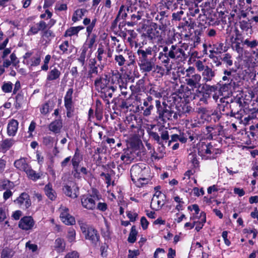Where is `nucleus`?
I'll list each match as a JSON object with an SVG mask.
<instances>
[{
  "label": "nucleus",
  "mask_w": 258,
  "mask_h": 258,
  "mask_svg": "<svg viewBox=\"0 0 258 258\" xmlns=\"http://www.w3.org/2000/svg\"><path fill=\"white\" fill-rule=\"evenodd\" d=\"M136 54L138 55L137 63L142 73L147 74L154 71L155 67L161 69V67L156 65L157 58L167 71L171 69L170 60H172V56L167 45L154 44L145 48L140 46Z\"/></svg>",
  "instance_id": "1"
},
{
  "label": "nucleus",
  "mask_w": 258,
  "mask_h": 258,
  "mask_svg": "<svg viewBox=\"0 0 258 258\" xmlns=\"http://www.w3.org/2000/svg\"><path fill=\"white\" fill-rule=\"evenodd\" d=\"M174 103L177 110L176 112L165 101L161 103L160 100H155L157 113L156 117L159 123L164 124L169 120H177L178 117L187 116L192 112L191 106L186 101L178 100V101Z\"/></svg>",
  "instance_id": "2"
},
{
  "label": "nucleus",
  "mask_w": 258,
  "mask_h": 258,
  "mask_svg": "<svg viewBox=\"0 0 258 258\" xmlns=\"http://www.w3.org/2000/svg\"><path fill=\"white\" fill-rule=\"evenodd\" d=\"M160 134L150 131L149 133L150 138L156 142L157 144L161 145L162 147L167 144V146H170L172 143L177 142L178 141L181 143H185L187 142V138L184 136V133L180 134V135L173 134L170 137L169 140V136L168 131L165 130H159Z\"/></svg>",
  "instance_id": "3"
},
{
  "label": "nucleus",
  "mask_w": 258,
  "mask_h": 258,
  "mask_svg": "<svg viewBox=\"0 0 258 258\" xmlns=\"http://www.w3.org/2000/svg\"><path fill=\"white\" fill-rule=\"evenodd\" d=\"M82 161L83 155L77 147L75 150L74 154L71 160L72 175L74 179L80 180L82 177L85 178V176L88 175L90 172L86 167L81 166V163Z\"/></svg>",
  "instance_id": "4"
},
{
  "label": "nucleus",
  "mask_w": 258,
  "mask_h": 258,
  "mask_svg": "<svg viewBox=\"0 0 258 258\" xmlns=\"http://www.w3.org/2000/svg\"><path fill=\"white\" fill-rule=\"evenodd\" d=\"M94 85L95 89L100 93L104 95L111 96L117 89V86H112L108 77V74L104 73L97 77L94 80Z\"/></svg>",
  "instance_id": "5"
},
{
  "label": "nucleus",
  "mask_w": 258,
  "mask_h": 258,
  "mask_svg": "<svg viewBox=\"0 0 258 258\" xmlns=\"http://www.w3.org/2000/svg\"><path fill=\"white\" fill-rule=\"evenodd\" d=\"M219 91V86L210 85L207 83L202 84L200 87H198L193 94V99H199V101L205 104H208V100L211 98L212 93Z\"/></svg>",
  "instance_id": "6"
},
{
  "label": "nucleus",
  "mask_w": 258,
  "mask_h": 258,
  "mask_svg": "<svg viewBox=\"0 0 258 258\" xmlns=\"http://www.w3.org/2000/svg\"><path fill=\"white\" fill-rule=\"evenodd\" d=\"M218 85L219 86V92L221 93L229 91L238 92L243 85V79L239 73H234V76L229 82L221 83V81H220L218 83Z\"/></svg>",
  "instance_id": "7"
},
{
  "label": "nucleus",
  "mask_w": 258,
  "mask_h": 258,
  "mask_svg": "<svg viewBox=\"0 0 258 258\" xmlns=\"http://www.w3.org/2000/svg\"><path fill=\"white\" fill-rule=\"evenodd\" d=\"M199 155L201 157L207 156V159H215L221 150L213 147L212 143L201 140L197 145Z\"/></svg>",
  "instance_id": "8"
},
{
  "label": "nucleus",
  "mask_w": 258,
  "mask_h": 258,
  "mask_svg": "<svg viewBox=\"0 0 258 258\" xmlns=\"http://www.w3.org/2000/svg\"><path fill=\"white\" fill-rule=\"evenodd\" d=\"M101 196L97 189H93L92 194H86L80 196L81 205L83 208L93 211L96 209V201L101 199Z\"/></svg>",
  "instance_id": "9"
},
{
  "label": "nucleus",
  "mask_w": 258,
  "mask_h": 258,
  "mask_svg": "<svg viewBox=\"0 0 258 258\" xmlns=\"http://www.w3.org/2000/svg\"><path fill=\"white\" fill-rule=\"evenodd\" d=\"M80 229L85 239L89 240L93 246H97L100 241V235L98 231L86 223H82Z\"/></svg>",
  "instance_id": "10"
},
{
  "label": "nucleus",
  "mask_w": 258,
  "mask_h": 258,
  "mask_svg": "<svg viewBox=\"0 0 258 258\" xmlns=\"http://www.w3.org/2000/svg\"><path fill=\"white\" fill-rule=\"evenodd\" d=\"M113 113L121 116L122 113H126L129 110L132 104L128 99L124 98L120 96L114 98L112 100Z\"/></svg>",
  "instance_id": "11"
},
{
  "label": "nucleus",
  "mask_w": 258,
  "mask_h": 258,
  "mask_svg": "<svg viewBox=\"0 0 258 258\" xmlns=\"http://www.w3.org/2000/svg\"><path fill=\"white\" fill-rule=\"evenodd\" d=\"M195 69L194 67H189L186 70V74L185 76V82L192 90L200 87L202 77L200 74L195 73Z\"/></svg>",
  "instance_id": "12"
},
{
  "label": "nucleus",
  "mask_w": 258,
  "mask_h": 258,
  "mask_svg": "<svg viewBox=\"0 0 258 258\" xmlns=\"http://www.w3.org/2000/svg\"><path fill=\"white\" fill-rule=\"evenodd\" d=\"M126 11L130 14L128 18L127 26L134 27L137 25L144 15V12L141 9H138L136 7L130 6L126 8Z\"/></svg>",
  "instance_id": "13"
},
{
  "label": "nucleus",
  "mask_w": 258,
  "mask_h": 258,
  "mask_svg": "<svg viewBox=\"0 0 258 258\" xmlns=\"http://www.w3.org/2000/svg\"><path fill=\"white\" fill-rule=\"evenodd\" d=\"M170 9H167L166 7L163 5V3H159L157 11L159 12L160 19H161V25H159V29L164 31L167 26L170 24L169 17L170 16Z\"/></svg>",
  "instance_id": "14"
},
{
  "label": "nucleus",
  "mask_w": 258,
  "mask_h": 258,
  "mask_svg": "<svg viewBox=\"0 0 258 258\" xmlns=\"http://www.w3.org/2000/svg\"><path fill=\"white\" fill-rule=\"evenodd\" d=\"M154 99L151 95L147 96L143 99V103L138 106L136 108V112L142 113L144 116H148L151 115L154 109L153 103Z\"/></svg>",
  "instance_id": "15"
},
{
  "label": "nucleus",
  "mask_w": 258,
  "mask_h": 258,
  "mask_svg": "<svg viewBox=\"0 0 258 258\" xmlns=\"http://www.w3.org/2000/svg\"><path fill=\"white\" fill-rule=\"evenodd\" d=\"M145 166H140L138 164L133 165L130 170L132 180L134 183L140 180H145Z\"/></svg>",
  "instance_id": "16"
},
{
  "label": "nucleus",
  "mask_w": 258,
  "mask_h": 258,
  "mask_svg": "<svg viewBox=\"0 0 258 258\" xmlns=\"http://www.w3.org/2000/svg\"><path fill=\"white\" fill-rule=\"evenodd\" d=\"M15 204L23 210L28 209L32 205L30 197L26 192H22L18 197L14 201Z\"/></svg>",
  "instance_id": "17"
},
{
  "label": "nucleus",
  "mask_w": 258,
  "mask_h": 258,
  "mask_svg": "<svg viewBox=\"0 0 258 258\" xmlns=\"http://www.w3.org/2000/svg\"><path fill=\"white\" fill-rule=\"evenodd\" d=\"M234 33V39L232 41V48L239 54H242L244 52V49L242 45L245 39L242 33L237 28L235 29Z\"/></svg>",
  "instance_id": "18"
},
{
  "label": "nucleus",
  "mask_w": 258,
  "mask_h": 258,
  "mask_svg": "<svg viewBox=\"0 0 258 258\" xmlns=\"http://www.w3.org/2000/svg\"><path fill=\"white\" fill-rule=\"evenodd\" d=\"M169 51L172 56V60L183 61L187 58L184 50L177 44L171 45L169 48Z\"/></svg>",
  "instance_id": "19"
},
{
  "label": "nucleus",
  "mask_w": 258,
  "mask_h": 258,
  "mask_svg": "<svg viewBox=\"0 0 258 258\" xmlns=\"http://www.w3.org/2000/svg\"><path fill=\"white\" fill-rule=\"evenodd\" d=\"M60 219L61 221L67 225H73L75 224L76 221L74 217L69 213V209L66 207L61 206L59 208Z\"/></svg>",
  "instance_id": "20"
},
{
  "label": "nucleus",
  "mask_w": 258,
  "mask_h": 258,
  "mask_svg": "<svg viewBox=\"0 0 258 258\" xmlns=\"http://www.w3.org/2000/svg\"><path fill=\"white\" fill-rule=\"evenodd\" d=\"M138 117L134 114H130L127 116L124 120L125 123L128 128L134 129L137 128L138 133L139 134L140 132L141 134H144V130L141 129V124L137 122Z\"/></svg>",
  "instance_id": "21"
},
{
  "label": "nucleus",
  "mask_w": 258,
  "mask_h": 258,
  "mask_svg": "<svg viewBox=\"0 0 258 258\" xmlns=\"http://www.w3.org/2000/svg\"><path fill=\"white\" fill-rule=\"evenodd\" d=\"M35 225V221L32 216H24L19 221L18 227L23 230L32 229Z\"/></svg>",
  "instance_id": "22"
},
{
  "label": "nucleus",
  "mask_w": 258,
  "mask_h": 258,
  "mask_svg": "<svg viewBox=\"0 0 258 258\" xmlns=\"http://www.w3.org/2000/svg\"><path fill=\"white\" fill-rule=\"evenodd\" d=\"M191 95L192 91L181 92L177 90L171 95V98L172 99L173 103L178 101V100L188 101L189 99H191Z\"/></svg>",
  "instance_id": "23"
},
{
  "label": "nucleus",
  "mask_w": 258,
  "mask_h": 258,
  "mask_svg": "<svg viewBox=\"0 0 258 258\" xmlns=\"http://www.w3.org/2000/svg\"><path fill=\"white\" fill-rule=\"evenodd\" d=\"M108 77L109 78V81L112 86H116L118 84L120 87V84L123 83L122 74L117 70L111 71L110 73L108 74Z\"/></svg>",
  "instance_id": "24"
},
{
  "label": "nucleus",
  "mask_w": 258,
  "mask_h": 258,
  "mask_svg": "<svg viewBox=\"0 0 258 258\" xmlns=\"http://www.w3.org/2000/svg\"><path fill=\"white\" fill-rule=\"evenodd\" d=\"M158 191L156 192L152 199L151 207L154 210H159L161 209L165 204L164 200L166 199V195H163L162 198H159V195H157Z\"/></svg>",
  "instance_id": "25"
},
{
  "label": "nucleus",
  "mask_w": 258,
  "mask_h": 258,
  "mask_svg": "<svg viewBox=\"0 0 258 258\" xmlns=\"http://www.w3.org/2000/svg\"><path fill=\"white\" fill-rule=\"evenodd\" d=\"M198 218L199 219L198 221H195V222H196L195 230L197 232H199L203 228L206 222V213L203 211L201 212L199 216H192L190 217V220H195Z\"/></svg>",
  "instance_id": "26"
},
{
  "label": "nucleus",
  "mask_w": 258,
  "mask_h": 258,
  "mask_svg": "<svg viewBox=\"0 0 258 258\" xmlns=\"http://www.w3.org/2000/svg\"><path fill=\"white\" fill-rule=\"evenodd\" d=\"M195 26V22L192 19L187 17H183L181 20L178 24V28L179 29L182 28L183 30H190L194 28Z\"/></svg>",
  "instance_id": "27"
},
{
  "label": "nucleus",
  "mask_w": 258,
  "mask_h": 258,
  "mask_svg": "<svg viewBox=\"0 0 258 258\" xmlns=\"http://www.w3.org/2000/svg\"><path fill=\"white\" fill-rule=\"evenodd\" d=\"M229 47L221 41L213 43V50H210L211 53L222 54L225 53Z\"/></svg>",
  "instance_id": "28"
},
{
  "label": "nucleus",
  "mask_w": 258,
  "mask_h": 258,
  "mask_svg": "<svg viewBox=\"0 0 258 258\" xmlns=\"http://www.w3.org/2000/svg\"><path fill=\"white\" fill-rule=\"evenodd\" d=\"M63 194L67 196L72 199H76L78 198L79 195V188L76 186V188L73 191L72 188L70 185L64 184L62 188Z\"/></svg>",
  "instance_id": "29"
},
{
  "label": "nucleus",
  "mask_w": 258,
  "mask_h": 258,
  "mask_svg": "<svg viewBox=\"0 0 258 258\" xmlns=\"http://www.w3.org/2000/svg\"><path fill=\"white\" fill-rule=\"evenodd\" d=\"M202 76L203 81L205 83L212 81L216 76V72L212 68L208 66L206 69L202 72Z\"/></svg>",
  "instance_id": "30"
},
{
  "label": "nucleus",
  "mask_w": 258,
  "mask_h": 258,
  "mask_svg": "<svg viewBox=\"0 0 258 258\" xmlns=\"http://www.w3.org/2000/svg\"><path fill=\"white\" fill-rule=\"evenodd\" d=\"M183 2V0H162L160 3H163L167 9L173 11L177 9L179 5L182 6Z\"/></svg>",
  "instance_id": "31"
},
{
  "label": "nucleus",
  "mask_w": 258,
  "mask_h": 258,
  "mask_svg": "<svg viewBox=\"0 0 258 258\" xmlns=\"http://www.w3.org/2000/svg\"><path fill=\"white\" fill-rule=\"evenodd\" d=\"M15 143L13 139H6L3 140L0 143V152L6 153L9 150Z\"/></svg>",
  "instance_id": "32"
},
{
  "label": "nucleus",
  "mask_w": 258,
  "mask_h": 258,
  "mask_svg": "<svg viewBox=\"0 0 258 258\" xmlns=\"http://www.w3.org/2000/svg\"><path fill=\"white\" fill-rule=\"evenodd\" d=\"M14 166L17 169L25 172L30 165L27 163L26 158L21 157L15 161Z\"/></svg>",
  "instance_id": "33"
},
{
  "label": "nucleus",
  "mask_w": 258,
  "mask_h": 258,
  "mask_svg": "<svg viewBox=\"0 0 258 258\" xmlns=\"http://www.w3.org/2000/svg\"><path fill=\"white\" fill-rule=\"evenodd\" d=\"M54 249L57 253H62L66 250V243L64 239L61 237L55 239L53 245Z\"/></svg>",
  "instance_id": "34"
},
{
  "label": "nucleus",
  "mask_w": 258,
  "mask_h": 258,
  "mask_svg": "<svg viewBox=\"0 0 258 258\" xmlns=\"http://www.w3.org/2000/svg\"><path fill=\"white\" fill-rule=\"evenodd\" d=\"M163 89L160 86L156 84H151L149 93L150 95L157 98H161L163 94Z\"/></svg>",
  "instance_id": "35"
},
{
  "label": "nucleus",
  "mask_w": 258,
  "mask_h": 258,
  "mask_svg": "<svg viewBox=\"0 0 258 258\" xmlns=\"http://www.w3.org/2000/svg\"><path fill=\"white\" fill-rule=\"evenodd\" d=\"M44 191L47 197L51 201H55L57 198V194L52 187L50 182H48L44 187Z\"/></svg>",
  "instance_id": "36"
},
{
  "label": "nucleus",
  "mask_w": 258,
  "mask_h": 258,
  "mask_svg": "<svg viewBox=\"0 0 258 258\" xmlns=\"http://www.w3.org/2000/svg\"><path fill=\"white\" fill-rule=\"evenodd\" d=\"M223 128V126L221 123L213 125V132L212 133L213 138H216L218 136H221L226 139H230V137L227 135Z\"/></svg>",
  "instance_id": "37"
},
{
  "label": "nucleus",
  "mask_w": 258,
  "mask_h": 258,
  "mask_svg": "<svg viewBox=\"0 0 258 258\" xmlns=\"http://www.w3.org/2000/svg\"><path fill=\"white\" fill-rule=\"evenodd\" d=\"M19 122L14 119H11L8 124L7 134L9 136H14L16 135L18 128Z\"/></svg>",
  "instance_id": "38"
},
{
  "label": "nucleus",
  "mask_w": 258,
  "mask_h": 258,
  "mask_svg": "<svg viewBox=\"0 0 258 258\" xmlns=\"http://www.w3.org/2000/svg\"><path fill=\"white\" fill-rule=\"evenodd\" d=\"M62 127V121L61 116H59V119L52 121L48 126L49 130L55 134L59 133Z\"/></svg>",
  "instance_id": "39"
},
{
  "label": "nucleus",
  "mask_w": 258,
  "mask_h": 258,
  "mask_svg": "<svg viewBox=\"0 0 258 258\" xmlns=\"http://www.w3.org/2000/svg\"><path fill=\"white\" fill-rule=\"evenodd\" d=\"M96 57L100 63H103L102 61L106 62V50L103 45L99 44L96 52ZM103 63H104L103 62Z\"/></svg>",
  "instance_id": "40"
},
{
  "label": "nucleus",
  "mask_w": 258,
  "mask_h": 258,
  "mask_svg": "<svg viewBox=\"0 0 258 258\" xmlns=\"http://www.w3.org/2000/svg\"><path fill=\"white\" fill-rule=\"evenodd\" d=\"M226 107L227 109L229 108L230 109L229 111L226 112V113H223V114L226 116H228L230 114L233 115V113L235 112L237 113L238 111L243 110L242 107L238 106V104L236 103L235 102H233L232 101H231L230 103L228 102H226Z\"/></svg>",
  "instance_id": "41"
},
{
  "label": "nucleus",
  "mask_w": 258,
  "mask_h": 258,
  "mask_svg": "<svg viewBox=\"0 0 258 258\" xmlns=\"http://www.w3.org/2000/svg\"><path fill=\"white\" fill-rule=\"evenodd\" d=\"M60 75V71L56 67H54L52 69H50L48 72L46 77V81L47 82H50L59 79Z\"/></svg>",
  "instance_id": "42"
},
{
  "label": "nucleus",
  "mask_w": 258,
  "mask_h": 258,
  "mask_svg": "<svg viewBox=\"0 0 258 258\" xmlns=\"http://www.w3.org/2000/svg\"><path fill=\"white\" fill-rule=\"evenodd\" d=\"M239 25L240 29L243 32H245L246 34H252L253 32L250 20H242L239 22Z\"/></svg>",
  "instance_id": "43"
},
{
  "label": "nucleus",
  "mask_w": 258,
  "mask_h": 258,
  "mask_svg": "<svg viewBox=\"0 0 258 258\" xmlns=\"http://www.w3.org/2000/svg\"><path fill=\"white\" fill-rule=\"evenodd\" d=\"M75 46L70 44L68 40L63 41L59 45V49L62 54H68L72 52Z\"/></svg>",
  "instance_id": "44"
},
{
  "label": "nucleus",
  "mask_w": 258,
  "mask_h": 258,
  "mask_svg": "<svg viewBox=\"0 0 258 258\" xmlns=\"http://www.w3.org/2000/svg\"><path fill=\"white\" fill-rule=\"evenodd\" d=\"M127 33L130 36L127 38V40L129 42L131 47L135 46L136 48L140 47V44L135 39L137 37L138 34L134 30H127Z\"/></svg>",
  "instance_id": "45"
},
{
  "label": "nucleus",
  "mask_w": 258,
  "mask_h": 258,
  "mask_svg": "<svg viewBox=\"0 0 258 258\" xmlns=\"http://www.w3.org/2000/svg\"><path fill=\"white\" fill-rule=\"evenodd\" d=\"M130 149H132L135 152L138 151L136 154H138L139 150L141 146H143L142 141L137 137H134L131 139L130 142Z\"/></svg>",
  "instance_id": "46"
},
{
  "label": "nucleus",
  "mask_w": 258,
  "mask_h": 258,
  "mask_svg": "<svg viewBox=\"0 0 258 258\" xmlns=\"http://www.w3.org/2000/svg\"><path fill=\"white\" fill-rule=\"evenodd\" d=\"M99 69L98 67H88V71L86 73L87 79L93 81L96 76L98 77L100 75H99Z\"/></svg>",
  "instance_id": "47"
},
{
  "label": "nucleus",
  "mask_w": 258,
  "mask_h": 258,
  "mask_svg": "<svg viewBox=\"0 0 258 258\" xmlns=\"http://www.w3.org/2000/svg\"><path fill=\"white\" fill-rule=\"evenodd\" d=\"M84 29L83 26H78L76 27H71L68 28L64 32L63 37H72V36H78L79 32Z\"/></svg>",
  "instance_id": "48"
},
{
  "label": "nucleus",
  "mask_w": 258,
  "mask_h": 258,
  "mask_svg": "<svg viewBox=\"0 0 258 258\" xmlns=\"http://www.w3.org/2000/svg\"><path fill=\"white\" fill-rule=\"evenodd\" d=\"M243 49L245 47L253 50L258 46V40L255 39H251V38H247L243 42Z\"/></svg>",
  "instance_id": "49"
},
{
  "label": "nucleus",
  "mask_w": 258,
  "mask_h": 258,
  "mask_svg": "<svg viewBox=\"0 0 258 258\" xmlns=\"http://www.w3.org/2000/svg\"><path fill=\"white\" fill-rule=\"evenodd\" d=\"M133 87V89H132V91L135 93H140V92L144 91L145 89L144 78L139 79L136 82L135 86L131 87V88Z\"/></svg>",
  "instance_id": "50"
},
{
  "label": "nucleus",
  "mask_w": 258,
  "mask_h": 258,
  "mask_svg": "<svg viewBox=\"0 0 258 258\" xmlns=\"http://www.w3.org/2000/svg\"><path fill=\"white\" fill-rule=\"evenodd\" d=\"M122 49H119L118 48L116 49V51L118 53L117 54H115L114 56V61L115 63H116L119 67H122L126 64V60L123 56L122 54L119 53L120 51H122Z\"/></svg>",
  "instance_id": "51"
},
{
  "label": "nucleus",
  "mask_w": 258,
  "mask_h": 258,
  "mask_svg": "<svg viewBox=\"0 0 258 258\" xmlns=\"http://www.w3.org/2000/svg\"><path fill=\"white\" fill-rule=\"evenodd\" d=\"M15 99L14 105L15 108L17 109L21 108L25 100L24 93L21 91L16 95Z\"/></svg>",
  "instance_id": "52"
},
{
  "label": "nucleus",
  "mask_w": 258,
  "mask_h": 258,
  "mask_svg": "<svg viewBox=\"0 0 258 258\" xmlns=\"http://www.w3.org/2000/svg\"><path fill=\"white\" fill-rule=\"evenodd\" d=\"M223 63L226 68L232 67L233 64V59L232 55L229 53H224L222 56V63Z\"/></svg>",
  "instance_id": "53"
},
{
  "label": "nucleus",
  "mask_w": 258,
  "mask_h": 258,
  "mask_svg": "<svg viewBox=\"0 0 258 258\" xmlns=\"http://www.w3.org/2000/svg\"><path fill=\"white\" fill-rule=\"evenodd\" d=\"M234 73H237L236 70L231 67L225 69L223 70L224 76L222 77L223 81L229 82V80L234 76Z\"/></svg>",
  "instance_id": "54"
},
{
  "label": "nucleus",
  "mask_w": 258,
  "mask_h": 258,
  "mask_svg": "<svg viewBox=\"0 0 258 258\" xmlns=\"http://www.w3.org/2000/svg\"><path fill=\"white\" fill-rule=\"evenodd\" d=\"M28 177L33 180L36 181L40 179L41 176V174L40 173H36L35 171L32 169L31 166L25 171Z\"/></svg>",
  "instance_id": "55"
},
{
  "label": "nucleus",
  "mask_w": 258,
  "mask_h": 258,
  "mask_svg": "<svg viewBox=\"0 0 258 258\" xmlns=\"http://www.w3.org/2000/svg\"><path fill=\"white\" fill-rule=\"evenodd\" d=\"M96 38L97 36L95 34L92 35L90 37H88L82 47L86 48L87 50H88V49H92L93 45L96 42Z\"/></svg>",
  "instance_id": "56"
},
{
  "label": "nucleus",
  "mask_w": 258,
  "mask_h": 258,
  "mask_svg": "<svg viewBox=\"0 0 258 258\" xmlns=\"http://www.w3.org/2000/svg\"><path fill=\"white\" fill-rule=\"evenodd\" d=\"M86 10L84 9H78L76 10L73 15L72 21L74 22H76L82 19L84 13L86 12Z\"/></svg>",
  "instance_id": "57"
},
{
  "label": "nucleus",
  "mask_w": 258,
  "mask_h": 258,
  "mask_svg": "<svg viewBox=\"0 0 258 258\" xmlns=\"http://www.w3.org/2000/svg\"><path fill=\"white\" fill-rule=\"evenodd\" d=\"M14 183L10 180L4 179L0 181V191L13 188Z\"/></svg>",
  "instance_id": "58"
},
{
  "label": "nucleus",
  "mask_w": 258,
  "mask_h": 258,
  "mask_svg": "<svg viewBox=\"0 0 258 258\" xmlns=\"http://www.w3.org/2000/svg\"><path fill=\"white\" fill-rule=\"evenodd\" d=\"M127 55L128 59L126 60V64L127 66H135L137 61L138 57L136 58L134 53L132 51L127 50ZM138 56V55L137 54Z\"/></svg>",
  "instance_id": "59"
},
{
  "label": "nucleus",
  "mask_w": 258,
  "mask_h": 258,
  "mask_svg": "<svg viewBox=\"0 0 258 258\" xmlns=\"http://www.w3.org/2000/svg\"><path fill=\"white\" fill-rule=\"evenodd\" d=\"M198 23L199 25H200L202 27H204L206 28L208 27V13L207 14H204L203 15L200 14L198 17Z\"/></svg>",
  "instance_id": "60"
},
{
  "label": "nucleus",
  "mask_w": 258,
  "mask_h": 258,
  "mask_svg": "<svg viewBox=\"0 0 258 258\" xmlns=\"http://www.w3.org/2000/svg\"><path fill=\"white\" fill-rule=\"evenodd\" d=\"M73 93L74 89L73 88H69L68 90L64 97V104L74 103Z\"/></svg>",
  "instance_id": "61"
},
{
  "label": "nucleus",
  "mask_w": 258,
  "mask_h": 258,
  "mask_svg": "<svg viewBox=\"0 0 258 258\" xmlns=\"http://www.w3.org/2000/svg\"><path fill=\"white\" fill-rule=\"evenodd\" d=\"M137 234L138 232L136 229L135 226H133L131 228V230L127 238L128 242L131 243L135 242L137 239Z\"/></svg>",
  "instance_id": "62"
},
{
  "label": "nucleus",
  "mask_w": 258,
  "mask_h": 258,
  "mask_svg": "<svg viewBox=\"0 0 258 258\" xmlns=\"http://www.w3.org/2000/svg\"><path fill=\"white\" fill-rule=\"evenodd\" d=\"M184 12L182 10H180L176 12H173L171 16V21L172 23L179 22L183 17Z\"/></svg>",
  "instance_id": "63"
},
{
  "label": "nucleus",
  "mask_w": 258,
  "mask_h": 258,
  "mask_svg": "<svg viewBox=\"0 0 258 258\" xmlns=\"http://www.w3.org/2000/svg\"><path fill=\"white\" fill-rule=\"evenodd\" d=\"M41 57L40 53H37L35 56H32L30 59V66L32 67H37L40 64Z\"/></svg>",
  "instance_id": "64"
}]
</instances>
